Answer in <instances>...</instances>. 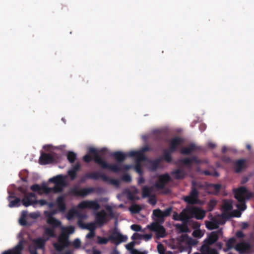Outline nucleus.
<instances>
[{
	"label": "nucleus",
	"mask_w": 254,
	"mask_h": 254,
	"mask_svg": "<svg viewBox=\"0 0 254 254\" xmlns=\"http://www.w3.org/2000/svg\"><path fill=\"white\" fill-rule=\"evenodd\" d=\"M222 234L223 231L221 229L216 231L212 232L209 235L208 239H205L204 242L207 244L211 245L218 240L219 236L222 235Z\"/></svg>",
	"instance_id": "nucleus-12"
},
{
	"label": "nucleus",
	"mask_w": 254,
	"mask_h": 254,
	"mask_svg": "<svg viewBox=\"0 0 254 254\" xmlns=\"http://www.w3.org/2000/svg\"><path fill=\"white\" fill-rule=\"evenodd\" d=\"M192 235L195 238H200L203 236V234L200 229H198L193 231Z\"/></svg>",
	"instance_id": "nucleus-47"
},
{
	"label": "nucleus",
	"mask_w": 254,
	"mask_h": 254,
	"mask_svg": "<svg viewBox=\"0 0 254 254\" xmlns=\"http://www.w3.org/2000/svg\"><path fill=\"white\" fill-rule=\"evenodd\" d=\"M49 182H52L55 184H62L64 183H65V178L62 175H59L54 177L50 178L49 179Z\"/></svg>",
	"instance_id": "nucleus-30"
},
{
	"label": "nucleus",
	"mask_w": 254,
	"mask_h": 254,
	"mask_svg": "<svg viewBox=\"0 0 254 254\" xmlns=\"http://www.w3.org/2000/svg\"><path fill=\"white\" fill-rule=\"evenodd\" d=\"M134 169L135 170V171L138 173L140 176L142 175L143 174V171L141 166L140 163L139 162H136L134 166Z\"/></svg>",
	"instance_id": "nucleus-45"
},
{
	"label": "nucleus",
	"mask_w": 254,
	"mask_h": 254,
	"mask_svg": "<svg viewBox=\"0 0 254 254\" xmlns=\"http://www.w3.org/2000/svg\"><path fill=\"white\" fill-rule=\"evenodd\" d=\"M65 186V183H64L62 184H55V186L53 188H52L53 191L54 192H62L63 190L64 187Z\"/></svg>",
	"instance_id": "nucleus-34"
},
{
	"label": "nucleus",
	"mask_w": 254,
	"mask_h": 254,
	"mask_svg": "<svg viewBox=\"0 0 254 254\" xmlns=\"http://www.w3.org/2000/svg\"><path fill=\"white\" fill-rule=\"evenodd\" d=\"M67 158L70 163H73L76 159V154L72 151H69L67 154Z\"/></svg>",
	"instance_id": "nucleus-39"
},
{
	"label": "nucleus",
	"mask_w": 254,
	"mask_h": 254,
	"mask_svg": "<svg viewBox=\"0 0 254 254\" xmlns=\"http://www.w3.org/2000/svg\"><path fill=\"white\" fill-rule=\"evenodd\" d=\"M131 229L136 232H138L141 231V227L137 224H133L130 227Z\"/></svg>",
	"instance_id": "nucleus-57"
},
{
	"label": "nucleus",
	"mask_w": 254,
	"mask_h": 254,
	"mask_svg": "<svg viewBox=\"0 0 254 254\" xmlns=\"http://www.w3.org/2000/svg\"><path fill=\"white\" fill-rule=\"evenodd\" d=\"M197 147L195 144L191 143H190L188 147H183L181 150V153L182 154L189 155L193 151L196 150Z\"/></svg>",
	"instance_id": "nucleus-25"
},
{
	"label": "nucleus",
	"mask_w": 254,
	"mask_h": 254,
	"mask_svg": "<svg viewBox=\"0 0 254 254\" xmlns=\"http://www.w3.org/2000/svg\"><path fill=\"white\" fill-rule=\"evenodd\" d=\"M67 174L71 181L74 180L77 176V173L72 170H69Z\"/></svg>",
	"instance_id": "nucleus-48"
},
{
	"label": "nucleus",
	"mask_w": 254,
	"mask_h": 254,
	"mask_svg": "<svg viewBox=\"0 0 254 254\" xmlns=\"http://www.w3.org/2000/svg\"><path fill=\"white\" fill-rule=\"evenodd\" d=\"M235 250L240 254H248L251 250V246L248 243H239L235 247Z\"/></svg>",
	"instance_id": "nucleus-14"
},
{
	"label": "nucleus",
	"mask_w": 254,
	"mask_h": 254,
	"mask_svg": "<svg viewBox=\"0 0 254 254\" xmlns=\"http://www.w3.org/2000/svg\"><path fill=\"white\" fill-rule=\"evenodd\" d=\"M190 219H186L185 220L182 221L183 224H178L176 225V227L180 232L182 233H187L190 232L189 228L188 226V223L189 222Z\"/></svg>",
	"instance_id": "nucleus-24"
},
{
	"label": "nucleus",
	"mask_w": 254,
	"mask_h": 254,
	"mask_svg": "<svg viewBox=\"0 0 254 254\" xmlns=\"http://www.w3.org/2000/svg\"><path fill=\"white\" fill-rule=\"evenodd\" d=\"M47 240L39 238L34 240L33 242L37 249H42L44 248Z\"/></svg>",
	"instance_id": "nucleus-32"
},
{
	"label": "nucleus",
	"mask_w": 254,
	"mask_h": 254,
	"mask_svg": "<svg viewBox=\"0 0 254 254\" xmlns=\"http://www.w3.org/2000/svg\"><path fill=\"white\" fill-rule=\"evenodd\" d=\"M235 243L236 239L234 238H231L229 239L226 243V246L227 250H229L233 248Z\"/></svg>",
	"instance_id": "nucleus-38"
},
{
	"label": "nucleus",
	"mask_w": 254,
	"mask_h": 254,
	"mask_svg": "<svg viewBox=\"0 0 254 254\" xmlns=\"http://www.w3.org/2000/svg\"><path fill=\"white\" fill-rule=\"evenodd\" d=\"M88 179L93 180H98L99 179H101L104 182H108L109 181V178L105 174L95 172L86 173L81 178L80 182H84Z\"/></svg>",
	"instance_id": "nucleus-6"
},
{
	"label": "nucleus",
	"mask_w": 254,
	"mask_h": 254,
	"mask_svg": "<svg viewBox=\"0 0 254 254\" xmlns=\"http://www.w3.org/2000/svg\"><path fill=\"white\" fill-rule=\"evenodd\" d=\"M122 180L124 182L129 183L131 182V178L129 175L126 174L122 176Z\"/></svg>",
	"instance_id": "nucleus-51"
},
{
	"label": "nucleus",
	"mask_w": 254,
	"mask_h": 254,
	"mask_svg": "<svg viewBox=\"0 0 254 254\" xmlns=\"http://www.w3.org/2000/svg\"><path fill=\"white\" fill-rule=\"evenodd\" d=\"M95 233L94 231H90V232L86 235V238L87 239H92L95 236Z\"/></svg>",
	"instance_id": "nucleus-63"
},
{
	"label": "nucleus",
	"mask_w": 254,
	"mask_h": 254,
	"mask_svg": "<svg viewBox=\"0 0 254 254\" xmlns=\"http://www.w3.org/2000/svg\"><path fill=\"white\" fill-rule=\"evenodd\" d=\"M110 239L116 241V244L117 245L122 242H126L127 237V236L123 235L119 232H115L111 236Z\"/></svg>",
	"instance_id": "nucleus-20"
},
{
	"label": "nucleus",
	"mask_w": 254,
	"mask_h": 254,
	"mask_svg": "<svg viewBox=\"0 0 254 254\" xmlns=\"http://www.w3.org/2000/svg\"><path fill=\"white\" fill-rule=\"evenodd\" d=\"M171 175L175 179H183L186 176V173L184 170L178 169L171 172Z\"/></svg>",
	"instance_id": "nucleus-26"
},
{
	"label": "nucleus",
	"mask_w": 254,
	"mask_h": 254,
	"mask_svg": "<svg viewBox=\"0 0 254 254\" xmlns=\"http://www.w3.org/2000/svg\"><path fill=\"white\" fill-rule=\"evenodd\" d=\"M179 162L183 165L191 168L192 163L199 164L202 163V161L199 159L197 156H193L190 158H184L179 160Z\"/></svg>",
	"instance_id": "nucleus-11"
},
{
	"label": "nucleus",
	"mask_w": 254,
	"mask_h": 254,
	"mask_svg": "<svg viewBox=\"0 0 254 254\" xmlns=\"http://www.w3.org/2000/svg\"><path fill=\"white\" fill-rule=\"evenodd\" d=\"M172 218L173 220L175 221H181L185 220L186 219H189V217L188 216L186 208L184 209L180 214H178V213L176 211L173 212Z\"/></svg>",
	"instance_id": "nucleus-21"
},
{
	"label": "nucleus",
	"mask_w": 254,
	"mask_h": 254,
	"mask_svg": "<svg viewBox=\"0 0 254 254\" xmlns=\"http://www.w3.org/2000/svg\"><path fill=\"white\" fill-rule=\"evenodd\" d=\"M161 161V158H158L153 160H149L148 162L149 163V169L150 171H156L159 166V163Z\"/></svg>",
	"instance_id": "nucleus-27"
},
{
	"label": "nucleus",
	"mask_w": 254,
	"mask_h": 254,
	"mask_svg": "<svg viewBox=\"0 0 254 254\" xmlns=\"http://www.w3.org/2000/svg\"><path fill=\"white\" fill-rule=\"evenodd\" d=\"M9 203L8 206L9 207H18L20 205V199L18 197H16L13 200L9 201Z\"/></svg>",
	"instance_id": "nucleus-35"
},
{
	"label": "nucleus",
	"mask_w": 254,
	"mask_h": 254,
	"mask_svg": "<svg viewBox=\"0 0 254 254\" xmlns=\"http://www.w3.org/2000/svg\"><path fill=\"white\" fill-rule=\"evenodd\" d=\"M30 189L33 191L35 192H39L41 190V187H40L38 184H34L32 185L30 187Z\"/></svg>",
	"instance_id": "nucleus-49"
},
{
	"label": "nucleus",
	"mask_w": 254,
	"mask_h": 254,
	"mask_svg": "<svg viewBox=\"0 0 254 254\" xmlns=\"http://www.w3.org/2000/svg\"><path fill=\"white\" fill-rule=\"evenodd\" d=\"M107 221V214L105 210H102L97 212L95 215L96 223L100 226L103 225Z\"/></svg>",
	"instance_id": "nucleus-15"
},
{
	"label": "nucleus",
	"mask_w": 254,
	"mask_h": 254,
	"mask_svg": "<svg viewBox=\"0 0 254 254\" xmlns=\"http://www.w3.org/2000/svg\"><path fill=\"white\" fill-rule=\"evenodd\" d=\"M27 213L26 211H23L22 212L21 217L20 218L19 222L20 225L22 226H26L27 225V222L25 219Z\"/></svg>",
	"instance_id": "nucleus-42"
},
{
	"label": "nucleus",
	"mask_w": 254,
	"mask_h": 254,
	"mask_svg": "<svg viewBox=\"0 0 254 254\" xmlns=\"http://www.w3.org/2000/svg\"><path fill=\"white\" fill-rule=\"evenodd\" d=\"M88 152L90 154H94V162L100 166L103 169H108L113 172L118 173L120 171H127L132 168L130 165L122 164L126 158L128 156V153H125L118 151L113 152L111 156L114 157L117 162V164H110L102 159L98 154L96 148L91 147L89 149Z\"/></svg>",
	"instance_id": "nucleus-1"
},
{
	"label": "nucleus",
	"mask_w": 254,
	"mask_h": 254,
	"mask_svg": "<svg viewBox=\"0 0 254 254\" xmlns=\"http://www.w3.org/2000/svg\"><path fill=\"white\" fill-rule=\"evenodd\" d=\"M57 207L59 211L63 212L66 209V205L63 196H59L57 199Z\"/></svg>",
	"instance_id": "nucleus-29"
},
{
	"label": "nucleus",
	"mask_w": 254,
	"mask_h": 254,
	"mask_svg": "<svg viewBox=\"0 0 254 254\" xmlns=\"http://www.w3.org/2000/svg\"><path fill=\"white\" fill-rule=\"evenodd\" d=\"M80 245L81 242L80 240L78 238L75 239L72 242V245L76 249L79 248V247H80Z\"/></svg>",
	"instance_id": "nucleus-54"
},
{
	"label": "nucleus",
	"mask_w": 254,
	"mask_h": 254,
	"mask_svg": "<svg viewBox=\"0 0 254 254\" xmlns=\"http://www.w3.org/2000/svg\"><path fill=\"white\" fill-rule=\"evenodd\" d=\"M236 236L238 238H243L245 237V235L241 231H237L236 233Z\"/></svg>",
	"instance_id": "nucleus-62"
},
{
	"label": "nucleus",
	"mask_w": 254,
	"mask_h": 254,
	"mask_svg": "<svg viewBox=\"0 0 254 254\" xmlns=\"http://www.w3.org/2000/svg\"><path fill=\"white\" fill-rule=\"evenodd\" d=\"M171 180L169 175L167 173L160 175L158 177V181L155 184V187L158 190H163L167 183Z\"/></svg>",
	"instance_id": "nucleus-9"
},
{
	"label": "nucleus",
	"mask_w": 254,
	"mask_h": 254,
	"mask_svg": "<svg viewBox=\"0 0 254 254\" xmlns=\"http://www.w3.org/2000/svg\"><path fill=\"white\" fill-rule=\"evenodd\" d=\"M174 152H171L170 149H164L163 150V154L162 157V159L165 160L167 163H170L172 162V158L171 154Z\"/></svg>",
	"instance_id": "nucleus-31"
},
{
	"label": "nucleus",
	"mask_w": 254,
	"mask_h": 254,
	"mask_svg": "<svg viewBox=\"0 0 254 254\" xmlns=\"http://www.w3.org/2000/svg\"><path fill=\"white\" fill-rule=\"evenodd\" d=\"M153 215L159 219H163V211L159 209H155L153 211Z\"/></svg>",
	"instance_id": "nucleus-40"
},
{
	"label": "nucleus",
	"mask_w": 254,
	"mask_h": 254,
	"mask_svg": "<svg viewBox=\"0 0 254 254\" xmlns=\"http://www.w3.org/2000/svg\"><path fill=\"white\" fill-rule=\"evenodd\" d=\"M69 236H67V234H65L64 232H61L58 241L60 243L64 245L65 246L68 247L69 245V241L68 239Z\"/></svg>",
	"instance_id": "nucleus-28"
},
{
	"label": "nucleus",
	"mask_w": 254,
	"mask_h": 254,
	"mask_svg": "<svg viewBox=\"0 0 254 254\" xmlns=\"http://www.w3.org/2000/svg\"><path fill=\"white\" fill-rule=\"evenodd\" d=\"M150 195V190L147 187H144L142 189V196L148 197Z\"/></svg>",
	"instance_id": "nucleus-46"
},
{
	"label": "nucleus",
	"mask_w": 254,
	"mask_h": 254,
	"mask_svg": "<svg viewBox=\"0 0 254 254\" xmlns=\"http://www.w3.org/2000/svg\"><path fill=\"white\" fill-rule=\"evenodd\" d=\"M160 224L155 223H152L150 226H148V228L150 229L151 231L156 232L158 228L159 227Z\"/></svg>",
	"instance_id": "nucleus-52"
},
{
	"label": "nucleus",
	"mask_w": 254,
	"mask_h": 254,
	"mask_svg": "<svg viewBox=\"0 0 254 254\" xmlns=\"http://www.w3.org/2000/svg\"><path fill=\"white\" fill-rule=\"evenodd\" d=\"M94 190V188L92 187L79 189L78 187H75L69 190V193L70 194L73 196L84 197L90 193L93 192Z\"/></svg>",
	"instance_id": "nucleus-5"
},
{
	"label": "nucleus",
	"mask_w": 254,
	"mask_h": 254,
	"mask_svg": "<svg viewBox=\"0 0 254 254\" xmlns=\"http://www.w3.org/2000/svg\"><path fill=\"white\" fill-rule=\"evenodd\" d=\"M156 232L157 235L161 238H164L166 235L165 229L161 225H159Z\"/></svg>",
	"instance_id": "nucleus-37"
},
{
	"label": "nucleus",
	"mask_w": 254,
	"mask_h": 254,
	"mask_svg": "<svg viewBox=\"0 0 254 254\" xmlns=\"http://www.w3.org/2000/svg\"><path fill=\"white\" fill-rule=\"evenodd\" d=\"M75 211L74 210H70L68 211L66 218L68 220H71L75 214Z\"/></svg>",
	"instance_id": "nucleus-56"
},
{
	"label": "nucleus",
	"mask_w": 254,
	"mask_h": 254,
	"mask_svg": "<svg viewBox=\"0 0 254 254\" xmlns=\"http://www.w3.org/2000/svg\"><path fill=\"white\" fill-rule=\"evenodd\" d=\"M203 186L200 183H197L195 181L191 183V190L189 195L185 196L183 200L189 204H197L199 202V191L196 188H202Z\"/></svg>",
	"instance_id": "nucleus-3"
},
{
	"label": "nucleus",
	"mask_w": 254,
	"mask_h": 254,
	"mask_svg": "<svg viewBox=\"0 0 254 254\" xmlns=\"http://www.w3.org/2000/svg\"><path fill=\"white\" fill-rule=\"evenodd\" d=\"M23 249V246L22 241H20L18 244L12 249L5 251L2 254H22V251Z\"/></svg>",
	"instance_id": "nucleus-22"
},
{
	"label": "nucleus",
	"mask_w": 254,
	"mask_h": 254,
	"mask_svg": "<svg viewBox=\"0 0 254 254\" xmlns=\"http://www.w3.org/2000/svg\"><path fill=\"white\" fill-rule=\"evenodd\" d=\"M172 211V208L171 207L167 208L164 211H163V215L164 218L169 216L170 215Z\"/></svg>",
	"instance_id": "nucleus-55"
},
{
	"label": "nucleus",
	"mask_w": 254,
	"mask_h": 254,
	"mask_svg": "<svg viewBox=\"0 0 254 254\" xmlns=\"http://www.w3.org/2000/svg\"><path fill=\"white\" fill-rule=\"evenodd\" d=\"M186 210H187L189 219L195 217L196 219H202L205 215V212L204 210L196 207L190 206L187 207Z\"/></svg>",
	"instance_id": "nucleus-7"
},
{
	"label": "nucleus",
	"mask_w": 254,
	"mask_h": 254,
	"mask_svg": "<svg viewBox=\"0 0 254 254\" xmlns=\"http://www.w3.org/2000/svg\"><path fill=\"white\" fill-rule=\"evenodd\" d=\"M206 227L209 230H213L218 227V224L215 222H208L206 223Z\"/></svg>",
	"instance_id": "nucleus-41"
},
{
	"label": "nucleus",
	"mask_w": 254,
	"mask_h": 254,
	"mask_svg": "<svg viewBox=\"0 0 254 254\" xmlns=\"http://www.w3.org/2000/svg\"><path fill=\"white\" fill-rule=\"evenodd\" d=\"M36 195L34 193L30 192L24 195V197L22 198L21 201L22 204L25 206L28 207L31 205L35 204V200L32 198H35Z\"/></svg>",
	"instance_id": "nucleus-18"
},
{
	"label": "nucleus",
	"mask_w": 254,
	"mask_h": 254,
	"mask_svg": "<svg viewBox=\"0 0 254 254\" xmlns=\"http://www.w3.org/2000/svg\"><path fill=\"white\" fill-rule=\"evenodd\" d=\"M134 244H135L134 242H133V241L127 244V245H126V248L127 250L132 251V250H134L133 247L134 246Z\"/></svg>",
	"instance_id": "nucleus-60"
},
{
	"label": "nucleus",
	"mask_w": 254,
	"mask_h": 254,
	"mask_svg": "<svg viewBox=\"0 0 254 254\" xmlns=\"http://www.w3.org/2000/svg\"><path fill=\"white\" fill-rule=\"evenodd\" d=\"M128 156L129 157H134L136 159V162H140L141 161H145L146 157L145 155L142 153L140 150L139 151H130L128 152Z\"/></svg>",
	"instance_id": "nucleus-17"
},
{
	"label": "nucleus",
	"mask_w": 254,
	"mask_h": 254,
	"mask_svg": "<svg viewBox=\"0 0 254 254\" xmlns=\"http://www.w3.org/2000/svg\"><path fill=\"white\" fill-rule=\"evenodd\" d=\"M210 245L204 243L201 248L200 252L201 254H218L217 251L214 249H210L209 247Z\"/></svg>",
	"instance_id": "nucleus-23"
},
{
	"label": "nucleus",
	"mask_w": 254,
	"mask_h": 254,
	"mask_svg": "<svg viewBox=\"0 0 254 254\" xmlns=\"http://www.w3.org/2000/svg\"><path fill=\"white\" fill-rule=\"evenodd\" d=\"M80 222V226L83 229L89 230L90 231H95L96 229L95 224L94 223H89L87 224H84Z\"/></svg>",
	"instance_id": "nucleus-33"
},
{
	"label": "nucleus",
	"mask_w": 254,
	"mask_h": 254,
	"mask_svg": "<svg viewBox=\"0 0 254 254\" xmlns=\"http://www.w3.org/2000/svg\"><path fill=\"white\" fill-rule=\"evenodd\" d=\"M98 243L100 244H106L108 242V240L105 238L98 237Z\"/></svg>",
	"instance_id": "nucleus-59"
},
{
	"label": "nucleus",
	"mask_w": 254,
	"mask_h": 254,
	"mask_svg": "<svg viewBox=\"0 0 254 254\" xmlns=\"http://www.w3.org/2000/svg\"><path fill=\"white\" fill-rule=\"evenodd\" d=\"M234 168L236 173H239L246 168V160L240 159L237 160L234 164Z\"/></svg>",
	"instance_id": "nucleus-19"
},
{
	"label": "nucleus",
	"mask_w": 254,
	"mask_h": 254,
	"mask_svg": "<svg viewBox=\"0 0 254 254\" xmlns=\"http://www.w3.org/2000/svg\"><path fill=\"white\" fill-rule=\"evenodd\" d=\"M141 209V207L138 204L132 205L129 208L130 211L133 213H137Z\"/></svg>",
	"instance_id": "nucleus-43"
},
{
	"label": "nucleus",
	"mask_w": 254,
	"mask_h": 254,
	"mask_svg": "<svg viewBox=\"0 0 254 254\" xmlns=\"http://www.w3.org/2000/svg\"><path fill=\"white\" fill-rule=\"evenodd\" d=\"M92 158L91 155L89 154L85 155L83 157V160L87 163L90 162L92 160Z\"/></svg>",
	"instance_id": "nucleus-61"
},
{
	"label": "nucleus",
	"mask_w": 254,
	"mask_h": 254,
	"mask_svg": "<svg viewBox=\"0 0 254 254\" xmlns=\"http://www.w3.org/2000/svg\"><path fill=\"white\" fill-rule=\"evenodd\" d=\"M80 169V165L79 163H76L71 169L72 170L74 171V172H76L79 171Z\"/></svg>",
	"instance_id": "nucleus-64"
},
{
	"label": "nucleus",
	"mask_w": 254,
	"mask_h": 254,
	"mask_svg": "<svg viewBox=\"0 0 254 254\" xmlns=\"http://www.w3.org/2000/svg\"><path fill=\"white\" fill-rule=\"evenodd\" d=\"M205 189L209 193L217 194L221 188L220 184H214L211 183H205Z\"/></svg>",
	"instance_id": "nucleus-16"
},
{
	"label": "nucleus",
	"mask_w": 254,
	"mask_h": 254,
	"mask_svg": "<svg viewBox=\"0 0 254 254\" xmlns=\"http://www.w3.org/2000/svg\"><path fill=\"white\" fill-rule=\"evenodd\" d=\"M75 230L74 227L72 226H69L66 227H63L62 228L61 232H64L65 234H67V236H69V234H71L74 233Z\"/></svg>",
	"instance_id": "nucleus-36"
},
{
	"label": "nucleus",
	"mask_w": 254,
	"mask_h": 254,
	"mask_svg": "<svg viewBox=\"0 0 254 254\" xmlns=\"http://www.w3.org/2000/svg\"><path fill=\"white\" fill-rule=\"evenodd\" d=\"M77 207L81 209L88 208L97 210L100 208V206L95 200H85L79 203Z\"/></svg>",
	"instance_id": "nucleus-8"
},
{
	"label": "nucleus",
	"mask_w": 254,
	"mask_h": 254,
	"mask_svg": "<svg viewBox=\"0 0 254 254\" xmlns=\"http://www.w3.org/2000/svg\"><path fill=\"white\" fill-rule=\"evenodd\" d=\"M55 157L49 153L42 152L39 159V163L41 165H47L55 161Z\"/></svg>",
	"instance_id": "nucleus-13"
},
{
	"label": "nucleus",
	"mask_w": 254,
	"mask_h": 254,
	"mask_svg": "<svg viewBox=\"0 0 254 254\" xmlns=\"http://www.w3.org/2000/svg\"><path fill=\"white\" fill-rule=\"evenodd\" d=\"M157 251L159 254H164L165 249L164 246L162 244H159L157 247Z\"/></svg>",
	"instance_id": "nucleus-50"
},
{
	"label": "nucleus",
	"mask_w": 254,
	"mask_h": 254,
	"mask_svg": "<svg viewBox=\"0 0 254 254\" xmlns=\"http://www.w3.org/2000/svg\"><path fill=\"white\" fill-rule=\"evenodd\" d=\"M41 190L44 191L46 193H49L53 191L52 188H49L45 185H43L41 187Z\"/></svg>",
	"instance_id": "nucleus-53"
},
{
	"label": "nucleus",
	"mask_w": 254,
	"mask_h": 254,
	"mask_svg": "<svg viewBox=\"0 0 254 254\" xmlns=\"http://www.w3.org/2000/svg\"><path fill=\"white\" fill-rule=\"evenodd\" d=\"M233 192L235 198L238 202L236 205L237 208L241 211H244L247 208L246 199H250L253 196V193L243 186L234 190Z\"/></svg>",
	"instance_id": "nucleus-2"
},
{
	"label": "nucleus",
	"mask_w": 254,
	"mask_h": 254,
	"mask_svg": "<svg viewBox=\"0 0 254 254\" xmlns=\"http://www.w3.org/2000/svg\"><path fill=\"white\" fill-rule=\"evenodd\" d=\"M34 202L35 204L39 203L41 206H44L45 205L47 204V201L43 199H39L38 200H35Z\"/></svg>",
	"instance_id": "nucleus-58"
},
{
	"label": "nucleus",
	"mask_w": 254,
	"mask_h": 254,
	"mask_svg": "<svg viewBox=\"0 0 254 254\" xmlns=\"http://www.w3.org/2000/svg\"><path fill=\"white\" fill-rule=\"evenodd\" d=\"M47 223L51 225L52 227H45L44 235L48 236L49 238H55L56 235L54 229L60 227L62 224L61 222L50 215L48 216Z\"/></svg>",
	"instance_id": "nucleus-4"
},
{
	"label": "nucleus",
	"mask_w": 254,
	"mask_h": 254,
	"mask_svg": "<svg viewBox=\"0 0 254 254\" xmlns=\"http://www.w3.org/2000/svg\"><path fill=\"white\" fill-rule=\"evenodd\" d=\"M54 247L58 252L62 251L65 248L67 247L64 245L58 242L57 243L54 244Z\"/></svg>",
	"instance_id": "nucleus-44"
},
{
	"label": "nucleus",
	"mask_w": 254,
	"mask_h": 254,
	"mask_svg": "<svg viewBox=\"0 0 254 254\" xmlns=\"http://www.w3.org/2000/svg\"><path fill=\"white\" fill-rule=\"evenodd\" d=\"M184 141V138L179 136L172 138L169 141V149L170 150L171 152H175L177 151L179 147L183 143Z\"/></svg>",
	"instance_id": "nucleus-10"
}]
</instances>
